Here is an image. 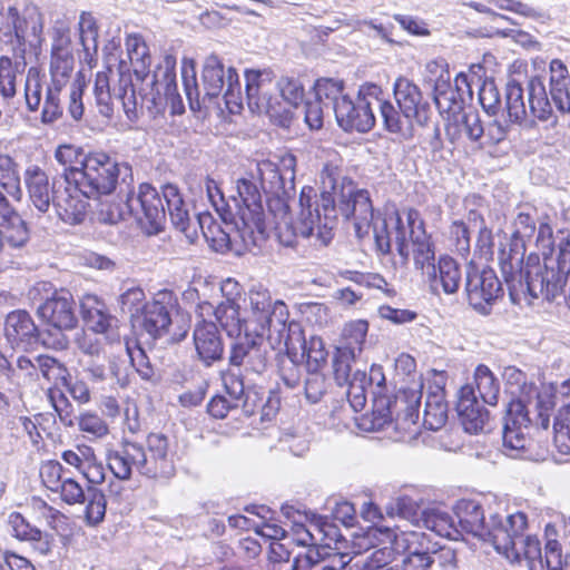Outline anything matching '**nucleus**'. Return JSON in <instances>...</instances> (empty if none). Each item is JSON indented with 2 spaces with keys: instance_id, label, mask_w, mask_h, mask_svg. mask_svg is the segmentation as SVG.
<instances>
[{
  "instance_id": "nucleus-14",
  "label": "nucleus",
  "mask_w": 570,
  "mask_h": 570,
  "mask_svg": "<svg viewBox=\"0 0 570 570\" xmlns=\"http://www.w3.org/2000/svg\"><path fill=\"white\" fill-rule=\"evenodd\" d=\"M245 92L250 111L266 114L271 118H282L283 102L276 94L277 86L271 71L246 70Z\"/></svg>"
},
{
  "instance_id": "nucleus-59",
  "label": "nucleus",
  "mask_w": 570,
  "mask_h": 570,
  "mask_svg": "<svg viewBox=\"0 0 570 570\" xmlns=\"http://www.w3.org/2000/svg\"><path fill=\"white\" fill-rule=\"evenodd\" d=\"M80 41L85 51L97 50L98 30L96 20L90 12H81L79 17Z\"/></svg>"
},
{
  "instance_id": "nucleus-31",
  "label": "nucleus",
  "mask_w": 570,
  "mask_h": 570,
  "mask_svg": "<svg viewBox=\"0 0 570 570\" xmlns=\"http://www.w3.org/2000/svg\"><path fill=\"white\" fill-rule=\"evenodd\" d=\"M451 114H453V116L449 119L445 127L449 139L455 142L461 138L463 132L471 141L480 142L484 134V127L478 111L470 109L455 115L454 110Z\"/></svg>"
},
{
  "instance_id": "nucleus-20",
  "label": "nucleus",
  "mask_w": 570,
  "mask_h": 570,
  "mask_svg": "<svg viewBox=\"0 0 570 570\" xmlns=\"http://www.w3.org/2000/svg\"><path fill=\"white\" fill-rule=\"evenodd\" d=\"M63 189L53 194V207L58 216L68 224L81 223L87 209V195L82 186L76 183L65 181Z\"/></svg>"
},
{
  "instance_id": "nucleus-47",
  "label": "nucleus",
  "mask_w": 570,
  "mask_h": 570,
  "mask_svg": "<svg viewBox=\"0 0 570 570\" xmlns=\"http://www.w3.org/2000/svg\"><path fill=\"white\" fill-rule=\"evenodd\" d=\"M474 383L482 401L495 405L499 395V383L493 373L485 365H479L474 372Z\"/></svg>"
},
{
  "instance_id": "nucleus-27",
  "label": "nucleus",
  "mask_w": 570,
  "mask_h": 570,
  "mask_svg": "<svg viewBox=\"0 0 570 570\" xmlns=\"http://www.w3.org/2000/svg\"><path fill=\"white\" fill-rule=\"evenodd\" d=\"M29 199L39 213H47L53 203V194L47 173L38 165H29L23 173Z\"/></svg>"
},
{
  "instance_id": "nucleus-11",
  "label": "nucleus",
  "mask_w": 570,
  "mask_h": 570,
  "mask_svg": "<svg viewBox=\"0 0 570 570\" xmlns=\"http://www.w3.org/2000/svg\"><path fill=\"white\" fill-rule=\"evenodd\" d=\"M120 174L119 164L104 153L87 155L79 170L69 173V178L82 186L87 197L108 195L116 188Z\"/></svg>"
},
{
  "instance_id": "nucleus-1",
  "label": "nucleus",
  "mask_w": 570,
  "mask_h": 570,
  "mask_svg": "<svg viewBox=\"0 0 570 570\" xmlns=\"http://www.w3.org/2000/svg\"><path fill=\"white\" fill-rule=\"evenodd\" d=\"M323 160L320 171V203L313 204L314 189L305 186L299 195V214L294 224L286 217L277 223L279 242L294 246L296 238H312L314 245L326 246L333 238L337 210L354 219V229L361 238L373 228L374 240L381 254L391 253L392 242L406 264L410 247L416 269L425 276L435 266V253L426 235L417 210L387 209L383 218L374 220L373 205L365 189H357L351 179L342 175V158L334 149H323L317 155Z\"/></svg>"
},
{
  "instance_id": "nucleus-63",
  "label": "nucleus",
  "mask_w": 570,
  "mask_h": 570,
  "mask_svg": "<svg viewBox=\"0 0 570 570\" xmlns=\"http://www.w3.org/2000/svg\"><path fill=\"white\" fill-rule=\"evenodd\" d=\"M8 525L12 535L20 541H29L35 539L37 531L36 527H32L24 517L19 512H12L8 517Z\"/></svg>"
},
{
  "instance_id": "nucleus-21",
  "label": "nucleus",
  "mask_w": 570,
  "mask_h": 570,
  "mask_svg": "<svg viewBox=\"0 0 570 570\" xmlns=\"http://www.w3.org/2000/svg\"><path fill=\"white\" fill-rule=\"evenodd\" d=\"M263 337L256 336L247 324L244 336L238 335L232 345L230 364L236 366L247 364L254 372H262L266 365L265 353L261 347Z\"/></svg>"
},
{
  "instance_id": "nucleus-9",
  "label": "nucleus",
  "mask_w": 570,
  "mask_h": 570,
  "mask_svg": "<svg viewBox=\"0 0 570 570\" xmlns=\"http://www.w3.org/2000/svg\"><path fill=\"white\" fill-rule=\"evenodd\" d=\"M204 100L218 98L223 95L225 106L230 114H239L243 109V95L239 77L234 67L225 69L217 55L205 58L202 70Z\"/></svg>"
},
{
  "instance_id": "nucleus-32",
  "label": "nucleus",
  "mask_w": 570,
  "mask_h": 570,
  "mask_svg": "<svg viewBox=\"0 0 570 570\" xmlns=\"http://www.w3.org/2000/svg\"><path fill=\"white\" fill-rule=\"evenodd\" d=\"M171 323L170 313L163 303L158 301L149 302L144 313L135 321L134 325L140 326L151 337L164 335Z\"/></svg>"
},
{
  "instance_id": "nucleus-55",
  "label": "nucleus",
  "mask_w": 570,
  "mask_h": 570,
  "mask_svg": "<svg viewBox=\"0 0 570 570\" xmlns=\"http://www.w3.org/2000/svg\"><path fill=\"white\" fill-rule=\"evenodd\" d=\"M357 357H347L343 352L336 350V354L333 361L334 376L338 385H351V383H357L361 380V371L354 373L351 376L352 362Z\"/></svg>"
},
{
  "instance_id": "nucleus-40",
  "label": "nucleus",
  "mask_w": 570,
  "mask_h": 570,
  "mask_svg": "<svg viewBox=\"0 0 570 570\" xmlns=\"http://www.w3.org/2000/svg\"><path fill=\"white\" fill-rule=\"evenodd\" d=\"M448 420V405L444 401V393L438 390L428 394L423 412V425L432 431H438Z\"/></svg>"
},
{
  "instance_id": "nucleus-36",
  "label": "nucleus",
  "mask_w": 570,
  "mask_h": 570,
  "mask_svg": "<svg viewBox=\"0 0 570 570\" xmlns=\"http://www.w3.org/2000/svg\"><path fill=\"white\" fill-rule=\"evenodd\" d=\"M121 102L124 112L129 121L134 122L139 117L142 106V97L138 96L129 75H120L118 86L114 88V100Z\"/></svg>"
},
{
  "instance_id": "nucleus-26",
  "label": "nucleus",
  "mask_w": 570,
  "mask_h": 570,
  "mask_svg": "<svg viewBox=\"0 0 570 570\" xmlns=\"http://www.w3.org/2000/svg\"><path fill=\"white\" fill-rule=\"evenodd\" d=\"M29 239V229L8 199L0 203V253L4 243L13 248L22 247Z\"/></svg>"
},
{
  "instance_id": "nucleus-33",
  "label": "nucleus",
  "mask_w": 570,
  "mask_h": 570,
  "mask_svg": "<svg viewBox=\"0 0 570 570\" xmlns=\"http://www.w3.org/2000/svg\"><path fill=\"white\" fill-rule=\"evenodd\" d=\"M368 332V323L365 320H354L344 324L336 350L347 357H358Z\"/></svg>"
},
{
  "instance_id": "nucleus-19",
  "label": "nucleus",
  "mask_w": 570,
  "mask_h": 570,
  "mask_svg": "<svg viewBox=\"0 0 570 570\" xmlns=\"http://www.w3.org/2000/svg\"><path fill=\"white\" fill-rule=\"evenodd\" d=\"M393 92L400 111L406 120H415L420 125L426 121L429 105L414 82L399 77L393 85Z\"/></svg>"
},
{
  "instance_id": "nucleus-18",
  "label": "nucleus",
  "mask_w": 570,
  "mask_h": 570,
  "mask_svg": "<svg viewBox=\"0 0 570 570\" xmlns=\"http://www.w3.org/2000/svg\"><path fill=\"white\" fill-rule=\"evenodd\" d=\"M465 291L470 305L483 315L490 313L491 305L502 294L501 283L492 269L469 273Z\"/></svg>"
},
{
  "instance_id": "nucleus-34",
  "label": "nucleus",
  "mask_w": 570,
  "mask_h": 570,
  "mask_svg": "<svg viewBox=\"0 0 570 570\" xmlns=\"http://www.w3.org/2000/svg\"><path fill=\"white\" fill-rule=\"evenodd\" d=\"M82 318L92 332L105 333L110 326L111 316L107 312L106 305L92 294H86L81 299Z\"/></svg>"
},
{
  "instance_id": "nucleus-16",
  "label": "nucleus",
  "mask_w": 570,
  "mask_h": 570,
  "mask_svg": "<svg viewBox=\"0 0 570 570\" xmlns=\"http://www.w3.org/2000/svg\"><path fill=\"white\" fill-rule=\"evenodd\" d=\"M228 220L234 225L232 232L225 230L208 213L199 214L194 224L200 228L202 235L208 245L217 253L235 250L240 254L243 250H252L254 247L261 246V244L247 245L240 235H237L243 228L240 227L242 222L234 214Z\"/></svg>"
},
{
  "instance_id": "nucleus-43",
  "label": "nucleus",
  "mask_w": 570,
  "mask_h": 570,
  "mask_svg": "<svg viewBox=\"0 0 570 570\" xmlns=\"http://www.w3.org/2000/svg\"><path fill=\"white\" fill-rule=\"evenodd\" d=\"M277 89L276 94L283 102L284 114L282 118H287L291 108H296L304 99V87L298 79L292 77H282L275 81Z\"/></svg>"
},
{
  "instance_id": "nucleus-60",
  "label": "nucleus",
  "mask_w": 570,
  "mask_h": 570,
  "mask_svg": "<svg viewBox=\"0 0 570 570\" xmlns=\"http://www.w3.org/2000/svg\"><path fill=\"white\" fill-rule=\"evenodd\" d=\"M86 88V80L81 72H78L70 86L68 112L75 120H80L83 115L82 95Z\"/></svg>"
},
{
  "instance_id": "nucleus-24",
  "label": "nucleus",
  "mask_w": 570,
  "mask_h": 570,
  "mask_svg": "<svg viewBox=\"0 0 570 570\" xmlns=\"http://www.w3.org/2000/svg\"><path fill=\"white\" fill-rule=\"evenodd\" d=\"M163 198L167 205V210L173 225L181 232L189 243L198 239V228L191 222L187 206L175 185H165L163 187Z\"/></svg>"
},
{
  "instance_id": "nucleus-3",
  "label": "nucleus",
  "mask_w": 570,
  "mask_h": 570,
  "mask_svg": "<svg viewBox=\"0 0 570 570\" xmlns=\"http://www.w3.org/2000/svg\"><path fill=\"white\" fill-rule=\"evenodd\" d=\"M314 90L315 95L331 107L337 125L343 130L367 132L374 127V101H379L381 95L379 85H361L355 100L345 92V83L340 79L321 78L315 82Z\"/></svg>"
},
{
  "instance_id": "nucleus-48",
  "label": "nucleus",
  "mask_w": 570,
  "mask_h": 570,
  "mask_svg": "<svg viewBox=\"0 0 570 570\" xmlns=\"http://www.w3.org/2000/svg\"><path fill=\"white\" fill-rule=\"evenodd\" d=\"M374 107L379 108L384 127L390 132H402L404 129L410 127L412 120H406L403 115H400V111H397L385 97L382 88L381 95H379V101H374Z\"/></svg>"
},
{
  "instance_id": "nucleus-15",
  "label": "nucleus",
  "mask_w": 570,
  "mask_h": 570,
  "mask_svg": "<svg viewBox=\"0 0 570 570\" xmlns=\"http://www.w3.org/2000/svg\"><path fill=\"white\" fill-rule=\"evenodd\" d=\"M127 208L147 234H157L163 229L166 220L164 198L151 185L141 184L138 194L127 198Z\"/></svg>"
},
{
  "instance_id": "nucleus-23",
  "label": "nucleus",
  "mask_w": 570,
  "mask_h": 570,
  "mask_svg": "<svg viewBox=\"0 0 570 570\" xmlns=\"http://www.w3.org/2000/svg\"><path fill=\"white\" fill-rule=\"evenodd\" d=\"M425 279L434 294H454L460 287L462 273L456 261L444 255L434 267H429Z\"/></svg>"
},
{
  "instance_id": "nucleus-50",
  "label": "nucleus",
  "mask_w": 570,
  "mask_h": 570,
  "mask_svg": "<svg viewBox=\"0 0 570 570\" xmlns=\"http://www.w3.org/2000/svg\"><path fill=\"white\" fill-rule=\"evenodd\" d=\"M554 443L560 452L570 453V404H563L556 416Z\"/></svg>"
},
{
  "instance_id": "nucleus-46",
  "label": "nucleus",
  "mask_w": 570,
  "mask_h": 570,
  "mask_svg": "<svg viewBox=\"0 0 570 570\" xmlns=\"http://www.w3.org/2000/svg\"><path fill=\"white\" fill-rule=\"evenodd\" d=\"M108 71H99L96 75L94 94L99 114L110 118L114 112V91L110 90V78Z\"/></svg>"
},
{
  "instance_id": "nucleus-53",
  "label": "nucleus",
  "mask_w": 570,
  "mask_h": 570,
  "mask_svg": "<svg viewBox=\"0 0 570 570\" xmlns=\"http://www.w3.org/2000/svg\"><path fill=\"white\" fill-rule=\"evenodd\" d=\"M558 401L563 402V404H570V379L559 385H544L542 391L539 392V402L542 405L544 404L547 410H552Z\"/></svg>"
},
{
  "instance_id": "nucleus-54",
  "label": "nucleus",
  "mask_w": 570,
  "mask_h": 570,
  "mask_svg": "<svg viewBox=\"0 0 570 570\" xmlns=\"http://www.w3.org/2000/svg\"><path fill=\"white\" fill-rule=\"evenodd\" d=\"M24 98L30 111L38 110L42 98V86L40 70L37 67H30L26 77Z\"/></svg>"
},
{
  "instance_id": "nucleus-29",
  "label": "nucleus",
  "mask_w": 570,
  "mask_h": 570,
  "mask_svg": "<svg viewBox=\"0 0 570 570\" xmlns=\"http://www.w3.org/2000/svg\"><path fill=\"white\" fill-rule=\"evenodd\" d=\"M200 309L207 314L213 313L229 336H238L240 333L246 331V325L250 326V318L243 320L239 316V304L236 303L235 297H227L220 302L215 308L205 303L200 305Z\"/></svg>"
},
{
  "instance_id": "nucleus-10",
  "label": "nucleus",
  "mask_w": 570,
  "mask_h": 570,
  "mask_svg": "<svg viewBox=\"0 0 570 570\" xmlns=\"http://www.w3.org/2000/svg\"><path fill=\"white\" fill-rule=\"evenodd\" d=\"M568 272L556 265L554 259H547L540 263L538 255H529L523 277L522 286L517 284L513 292L528 293L532 298H543L553 301L558 297L566 285Z\"/></svg>"
},
{
  "instance_id": "nucleus-64",
  "label": "nucleus",
  "mask_w": 570,
  "mask_h": 570,
  "mask_svg": "<svg viewBox=\"0 0 570 570\" xmlns=\"http://www.w3.org/2000/svg\"><path fill=\"white\" fill-rule=\"evenodd\" d=\"M537 229V220L529 212H520L513 220V232L511 236L527 243Z\"/></svg>"
},
{
  "instance_id": "nucleus-58",
  "label": "nucleus",
  "mask_w": 570,
  "mask_h": 570,
  "mask_svg": "<svg viewBox=\"0 0 570 570\" xmlns=\"http://www.w3.org/2000/svg\"><path fill=\"white\" fill-rule=\"evenodd\" d=\"M106 514L105 494L95 488L88 489V504L86 507V520L90 525L99 524Z\"/></svg>"
},
{
  "instance_id": "nucleus-51",
  "label": "nucleus",
  "mask_w": 570,
  "mask_h": 570,
  "mask_svg": "<svg viewBox=\"0 0 570 570\" xmlns=\"http://www.w3.org/2000/svg\"><path fill=\"white\" fill-rule=\"evenodd\" d=\"M18 67V63H13L9 57H0V95L6 100L16 96Z\"/></svg>"
},
{
  "instance_id": "nucleus-57",
  "label": "nucleus",
  "mask_w": 570,
  "mask_h": 570,
  "mask_svg": "<svg viewBox=\"0 0 570 570\" xmlns=\"http://www.w3.org/2000/svg\"><path fill=\"white\" fill-rule=\"evenodd\" d=\"M205 189L208 197V200L215 208V210L218 213V215L222 217V219L227 223L228 218H232V214H234L226 202L224 194L219 187V184L210 178L207 177L205 179Z\"/></svg>"
},
{
  "instance_id": "nucleus-41",
  "label": "nucleus",
  "mask_w": 570,
  "mask_h": 570,
  "mask_svg": "<svg viewBox=\"0 0 570 570\" xmlns=\"http://www.w3.org/2000/svg\"><path fill=\"white\" fill-rule=\"evenodd\" d=\"M527 91L530 112L539 120H547L551 116L552 107L543 81L539 77L531 78Z\"/></svg>"
},
{
  "instance_id": "nucleus-39",
  "label": "nucleus",
  "mask_w": 570,
  "mask_h": 570,
  "mask_svg": "<svg viewBox=\"0 0 570 570\" xmlns=\"http://www.w3.org/2000/svg\"><path fill=\"white\" fill-rule=\"evenodd\" d=\"M379 528L373 529L370 535L376 539L382 548L376 549L370 557L367 567L370 570H389L391 568H401V563H394L397 557H402L401 552H396L395 544L392 540L380 534H375Z\"/></svg>"
},
{
  "instance_id": "nucleus-62",
  "label": "nucleus",
  "mask_w": 570,
  "mask_h": 570,
  "mask_svg": "<svg viewBox=\"0 0 570 570\" xmlns=\"http://www.w3.org/2000/svg\"><path fill=\"white\" fill-rule=\"evenodd\" d=\"M40 478L45 487L51 492H58L63 479V466L58 461H47L40 468Z\"/></svg>"
},
{
  "instance_id": "nucleus-61",
  "label": "nucleus",
  "mask_w": 570,
  "mask_h": 570,
  "mask_svg": "<svg viewBox=\"0 0 570 570\" xmlns=\"http://www.w3.org/2000/svg\"><path fill=\"white\" fill-rule=\"evenodd\" d=\"M491 2L498 9L511 11L525 18L534 20H543L547 18L546 12L542 10L533 8L530 4L523 3L519 0H492Z\"/></svg>"
},
{
  "instance_id": "nucleus-25",
  "label": "nucleus",
  "mask_w": 570,
  "mask_h": 570,
  "mask_svg": "<svg viewBox=\"0 0 570 570\" xmlns=\"http://www.w3.org/2000/svg\"><path fill=\"white\" fill-rule=\"evenodd\" d=\"M456 410L466 432L474 434L483 431L488 422V412L478 401L472 385L461 387Z\"/></svg>"
},
{
  "instance_id": "nucleus-56",
  "label": "nucleus",
  "mask_w": 570,
  "mask_h": 570,
  "mask_svg": "<svg viewBox=\"0 0 570 570\" xmlns=\"http://www.w3.org/2000/svg\"><path fill=\"white\" fill-rule=\"evenodd\" d=\"M304 355L309 370L317 372L326 363L328 353L321 337L311 336L304 342Z\"/></svg>"
},
{
  "instance_id": "nucleus-2",
  "label": "nucleus",
  "mask_w": 570,
  "mask_h": 570,
  "mask_svg": "<svg viewBox=\"0 0 570 570\" xmlns=\"http://www.w3.org/2000/svg\"><path fill=\"white\" fill-rule=\"evenodd\" d=\"M455 515L461 531L490 541L511 563L524 560L529 570H570V556L562 558L558 541H548L542 558L540 541L523 533L527 517L522 512L508 515L504 521H497L499 517L495 515L491 519V528H487L481 505L473 500H461L455 507Z\"/></svg>"
},
{
  "instance_id": "nucleus-37",
  "label": "nucleus",
  "mask_w": 570,
  "mask_h": 570,
  "mask_svg": "<svg viewBox=\"0 0 570 570\" xmlns=\"http://www.w3.org/2000/svg\"><path fill=\"white\" fill-rule=\"evenodd\" d=\"M255 179L259 180L261 188L265 191L279 195L281 193L287 194L289 191L285 180L283 179L279 167L277 164L269 159H263L256 163Z\"/></svg>"
},
{
  "instance_id": "nucleus-42",
  "label": "nucleus",
  "mask_w": 570,
  "mask_h": 570,
  "mask_svg": "<svg viewBox=\"0 0 570 570\" xmlns=\"http://www.w3.org/2000/svg\"><path fill=\"white\" fill-rule=\"evenodd\" d=\"M0 186L16 200H20L22 198L18 164L7 154H0Z\"/></svg>"
},
{
  "instance_id": "nucleus-7",
  "label": "nucleus",
  "mask_w": 570,
  "mask_h": 570,
  "mask_svg": "<svg viewBox=\"0 0 570 570\" xmlns=\"http://www.w3.org/2000/svg\"><path fill=\"white\" fill-rule=\"evenodd\" d=\"M236 216L242 225L240 235L248 244H262L265 239L264 208L261 188L256 184L255 174L249 170L236 180V195L232 196Z\"/></svg>"
},
{
  "instance_id": "nucleus-5",
  "label": "nucleus",
  "mask_w": 570,
  "mask_h": 570,
  "mask_svg": "<svg viewBox=\"0 0 570 570\" xmlns=\"http://www.w3.org/2000/svg\"><path fill=\"white\" fill-rule=\"evenodd\" d=\"M146 444L147 451L137 442L125 441L119 450L108 452V466L117 479L129 480L134 471L148 478L171 474L168 439L163 434L151 433L147 436Z\"/></svg>"
},
{
  "instance_id": "nucleus-6",
  "label": "nucleus",
  "mask_w": 570,
  "mask_h": 570,
  "mask_svg": "<svg viewBox=\"0 0 570 570\" xmlns=\"http://www.w3.org/2000/svg\"><path fill=\"white\" fill-rule=\"evenodd\" d=\"M250 328L256 336H266L273 348L284 345L294 348L289 332L298 324L289 322L287 305L282 299H274L271 292L262 286H254L248 292Z\"/></svg>"
},
{
  "instance_id": "nucleus-4",
  "label": "nucleus",
  "mask_w": 570,
  "mask_h": 570,
  "mask_svg": "<svg viewBox=\"0 0 570 570\" xmlns=\"http://www.w3.org/2000/svg\"><path fill=\"white\" fill-rule=\"evenodd\" d=\"M146 444L147 451L137 442L125 441L119 450L108 452V466L117 479L129 480L134 471L148 478L171 474L168 439L163 434L151 433L147 436Z\"/></svg>"
},
{
  "instance_id": "nucleus-44",
  "label": "nucleus",
  "mask_w": 570,
  "mask_h": 570,
  "mask_svg": "<svg viewBox=\"0 0 570 570\" xmlns=\"http://www.w3.org/2000/svg\"><path fill=\"white\" fill-rule=\"evenodd\" d=\"M126 49L137 77L147 76L150 66L148 47L139 35H129L126 38Z\"/></svg>"
},
{
  "instance_id": "nucleus-52",
  "label": "nucleus",
  "mask_w": 570,
  "mask_h": 570,
  "mask_svg": "<svg viewBox=\"0 0 570 570\" xmlns=\"http://www.w3.org/2000/svg\"><path fill=\"white\" fill-rule=\"evenodd\" d=\"M145 292L138 286L127 288L119 297L121 309L128 313L132 323L144 313V308L148 303H145Z\"/></svg>"
},
{
  "instance_id": "nucleus-22",
  "label": "nucleus",
  "mask_w": 570,
  "mask_h": 570,
  "mask_svg": "<svg viewBox=\"0 0 570 570\" xmlns=\"http://www.w3.org/2000/svg\"><path fill=\"white\" fill-rule=\"evenodd\" d=\"M524 254L525 243L513 236L500 246L498 259L510 289H517L515 283L522 286Z\"/></svg>"
},
{
  "instance_id": "nucleus-17",
  "label": "nucleus",
  "mask_w": 570,
  "mask_h": 570,
  "mask_svg": "<svg viewBox=\"0 0 570 570\" xmlns=\"http://www.w3.org/2000/svg\"><path fill=\"white\" fill-rule=\"evenodd\" d=\"M529 410L521 401H512L503 419L502 443L508 456H519L530 443Z\"/></svg>"
},
{
  "instance_id": "nucleus-49",
  "label": "nucleus",
  "mask_w": 570,
  "mask_h": 570,
  "mask_svg": "<svg viewBox=\"0 0 570 570\" xmlns=\"http://www.w3.org/2000/svg\"><path fill=\"white\" fill-rule=\"evenodd\" d=\"M55 158L63 167L65 181L75 183L68 174L82 167L86 158L82 150L73 145H60L55 151Z\"/></svg>"
},
{
  "instance_id": "nucleus-12",
  "label": "nucleus",
  "mask_w": 570,
  "mask_h": 570,
  "mask_svg": "<svg viewBox=\"0 0 570 570\" xmlns=\"http://www.w3.org/2000/svg\"><path fill=\"white\" fill-rule=\"evenodd\" d=\"M37 313L57 331L55 334L48 333L47 336L42 334V343L56 350L65 348L68 341L61 331L71 330L77 324L72 295L66 289L56 291L38 307Z\"/></svg>"
},
{
  "instance_id": "nucleus-8",
  "label": "nucleus",
  "mask_w": 570,
  "mask_h": 570,
  "mask_svg": "<svg viewBox=\"0 0 570 570\" xmlns=\"http://www.w3.org/2000/svg\"><path fill=\"white\" fill-rule=\"evenodd\" d=\"M1 16L0 43L8 50L23 58L27 46L36 47L40 43L43 21L38 8L28 7L19 14L17 8L9 7Z\"/></svg>"
},
{
  "instance_id": "nucleus-35",
  "label": "nucleus",
  "mask_w": 570,
  "mask_h": 570,
  "mask_svg": "<svg viewBox=\"0 0 570 570\" xmlns=\"http://www.w3.org/2000/svg\"><path fill=\"white\" fill-rule=\"evenodd\" d=\"M73 65V56L67 47H53L50 62L51 85L49 87L61 90L70 79Z\"/></svg>"
},
{
  "instance_id": "nucleus-45",
  "label": "nucleus",
  "mask_w": 570,
  "mask_h": 570,
  "mask_svg": "<svg viewBox=\"0 0 570 570\" xmlns=\"http://www.w3.org/2000/svg\"><path fill=\"white\" fill-rule=\"evenodd\" d=\"M505 109L511 122L521 124L525 119L527 108L523 99V89L515 80H510L507 83Z\"/></svg>"
},
{
  "instance_id": "nucleus-38",
  "label": "nucleus",
  "mask_w": 570,
  "mask_h": 570,
  "mask_svg": "<svg viewBox=\"0 0 570 570\" xmlns=\"http://www.w3.org/2000/svg\"><path fill=\"white\" fill-rule=\"evenodd\" d=\"M434 531L441 537L456 539L461 531L454 525L452 517L440 509H426L421 512L420 527Z\"/></svg>"
},
{
  "instance_id": "nucleus-13",
  "label": "nucleus",
  "mask_w": 570,
  "mask_h": 570,
  "mask_svg": "<svg viewBox=\"0 0 570 570\" xmlns=\"http://www.w3.org/2000/svg\"><path fill=\"white\" fill-rule=\"evenodd\" d=\"M423 85L432 90L433 100L440 112H452L460 109V85H466V76L455 77V87L451 85L449 66L444 59L428 61L422 71Z\"/></svg>"
},
{
  "instance_id": "nucleus-28",
  "label": "nucleus",
  "mask_w": 570,
  "mask_h": 570,
  "mask_svg": "<svg viewBox=\"0 0 570 570\" xmlns=\"http://www.w3.org/2000/svg\"><path fill=\"white\" fill-rule=\"evenodd\" d=\"M194 344L199 360L210 365L219 360L224 352L223 341L213 322H198L194 330Z\"/></svg>"
},
{
  "instance_id": "nucleus-30",
  "label": "nucleus",
  "mask_w": 570,
  "mask_h": 570,
  "mask_svg": "<svg viewBox=\"0 0 570 570\" xmlns=\"http://www.w3.org/2000/svg\"><path fill=\"white\" fill-rule=\"evenodd\" d=\"M37 333L38 330L27 312L14 311L7 316L4 334L13 347L26 348L31 345L37 337Z\"/></svg>"
}]
</instances>
